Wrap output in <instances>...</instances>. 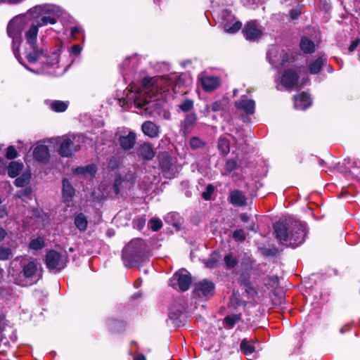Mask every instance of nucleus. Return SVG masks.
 Masks as SVG:
<instances>
[{
  "label": "nucleus",
  "mask_w": 360,
  "mask_h": 360,
  "mask_svg": "<svg viewBox=\"0 0 360 360\" xmlns=\"http://www.w3.org/2000/svg\"><path fill=\"white\" fill-rule=\"evenodd\" d=\"M326 63V58L324 56L319 57L315 60L309 64V71L311 74H318L322 69V67Z\"/></svg>",
  "instance_id": "obj_25"
},
{
  "label": "nucleus",
  "mask_w": 360,
  "mask_h": 360,
  "mask_svg": "<svg viewBox=\"0 0 360 360\" xmlns=\"http://www.w3.org/2000/svg\"><path fill=\"white\" fill-rule=\"evenodd\" d=\"M213 191L214 187L212 185H208L206 188V191L202 193V198L206 200H210Z\"/></svg>",
  "instance_id": "obj_49"
},
{
  "label": "nucleus",
  "mask_w": 360,
  "mask_h": 360,
  "mask_svg": "<svg viewBox=\"0 0 360 360\" xmlns=\"http://www.w3.org/2000/svg\"><path fill=\"white\" fill-rule=\"evenodd\" d=\"M134 360H146V357L143 355L139 354L137 356H136L134 359Z\"/></svg>",
  "instance_id": "obj_62"
},
{
  "label": "nucleus",
  "mask_w": 360,
  "mask_h": 360,
  "mask_svg": "<svg viewBox=\"0 0 360 360\" xmlns=\"http://www.w3.org/2000/svg\"><path fill=\"white\" fill-rule=\"evenodd\" d=\"M18 156V152L15 150V147L13 146H10L6 149V157L8 160L15 159Z\"/></svg>",
  "instance_id": "obj_45"
},
{
  "label": "nucleus",
  "mask_w": 360,
  "mask_h": 360,
  "mask_svg": "<svg viewBox=\"0 0 360 360\" xmlns=\"http://www.w3.org/2000/svg\"><path fill=\"white\" fill-rule=\"evenodd\" d=\"M352 168L360 169V160H353L351 165Z\"/></svg>",
  "instance_id": "obj_57"
},
{
  "label": "nucleus",
  "mask_w": 360,
  "mask_h": 360,
  "mask_svg": "<svg viewBox=\"0 0 360 360\" xmlns=\"http://www.w3.org/2000/svg\"><path fill=\"white\" fill-rule=\"evenodd\" d=\"M221 258L220 254L218 252H213L210 258L205 261V264L207 268L212 269L215 267Z\"/></svg>",
  "instance_id": "obj_32"
},
{
  "label": "nucleus",
  "mask_w": 360,
  "mask_h": 360,
  "mask_svg": "<svg viewBox=\"0 0 360 360\" xmlns=\"http://www.w3.org/2000/svg\"><path fill=\"white\" fill-rule=\"evenodd\" d=\"M300 12L297 10H290V15L292 19H296L300 15Z\"/></svg>",
  "instance_id": "obj_56"
},
{
  "label": "nucleus",
  "mask_w": 360,
  "mask_h": 360,
  "mask_svg": "<svg viewBox=\"0 0 360 360\" xmlns=\"http://www.w3.org/2000/svg\"><path fill=\"white\" fill-rule=\"evenodd\" d=\"M22 272L24 276L30 279L32 283H35L39 279L37 264L34 261H31L25 265Z\"/></svg>",
  "instance_id": "obj_15"
},
{
  "label": "nucleus",
  "mask_w": 360,
  "mask_h": 360,
  "mask_svg": "<svg viewBox=\"0 0 360 360\" xmlns=\"http://www.w3.org/2000/svg\"><path fill=\"white\" fill-rule=\"evenodd\" d=\"M193 107V101L191 99H186L184 102H182L179 105V108L183 111V112H188L191 110Z\"/></svg>",
  "instance_id": "obj_43"
},
{
  "label": "nucleus",
  "mask_w": 360,
  "mask_h": 360,
  "mask_svg": "<svg viewBox=\"0 0 360 360\" xmlns=\"http://www.w3.org/2000/svg\"><path fill=\"white\" fill-rule=\"evenodd\" d=\"M136 139V136L135 133L130 131L127 135L121 136L119 138V143L122 149L129 150L134 147Z\"/></svg>",
  "instance_id": "obj_20"
},
{
  "label": "nucleus",
  "mask_w": 360,
  "mask_h": 360,
  "mask_svg": "<svg viewBox=\"0 0 360 360\" xmlns=\"http://www.w3.org/2000/svg\"><path fill=\"white\" fill-rule=\"evenodd\" d=\"M245 233L243 229H237L233 233V238L236 241H243L245 239Z\"/></svg>",
  "instance_id": "obj_44"
},
{
  "label": "nucleus",
  "mask_w": 360,
  "mask_h": 360,
  "mask_svg": "<svg viewBox=\"0 0 360 360\" xmlns=\"http://www.w3.org/2000/svg\"><path fill=\"white\" fill-rule=\"evenodd\" d=\"M75 194V189L68 179L63 181V198L65 202L71 201Z\"/></svg>",
  "instance_id": "obj_26"
},
{
  "label": "nucleus",
  "mask_w": 360,
  "mask_h": 360,
  "mask_svg": "<svg viewBox=\"0 0 360 360\" xmlns=\"http://www.w3.org/2000/svg\"><path fill=\"white\" fill-rule=\"evenodd\" d=\"M82 32V29L80 27L75 26L71 29V35L73 37H76L77 34Z\"/></svg>",
  "instance_id": "obj_53"
},
{
  "label": "nucleus",
  "mask_w": 360,
  "mask_h": 360,
  "mask_svg": "<svg viewBox=\"0 0 360 360\" xmlns=\"http://www.w3.org/2000/svg\"><path fill=\"white\" fill-rule=\"evenodd\" d=\"M359 42L360 41L359 39H356L355 41H354L349 46V51H353L356 49V48L357 47V46L359 44Z\"/></svg>",
  "instance_id": "obj_55"
},
{
  "label": "nucleus",
  "mask_w": 360,
  "mask_h": 360,
  "mask_svg": "<svg viewBox=\"0 0 360 360\" xmlns=\"http://www.w3.org/2000/svg\"><path fill=\"white\" fill-rule=\"evenodd\" d=\"M236 107L244 111L246 114L252 115L255 112V103L252 99H240L236 102Z\"/></svg>",
  "instance_id": "obj_22"
},
{
  "label": "nucleus",
  "mask_w": 360,
  "mask_h": 360,
  "mask_svg": "<svg viewBox=\"0 0 360 360\" xmlns=\"http://www.w3.org/2000/svg\"><path fill=\"white\" fill-rule=\"evenodd\" d=\"M215 285L209 280L204 279L195 283L193 290V296L201 301H206L214 294Z\"/></svg>",
  "instance_id": "obj_7"
},
{
  "label": "nucleus",
  "mask_w": 360,
  "mask_h": 360,
  "mask_svg": "<svg viewBox=\"0 0 360 360\" xmlns=\"http://www.w3.org/2000/svg\"><path fill=\"white\" fill-rule=\"evenodd\" d=\"M220 16L221 25L225 32L233 34L241 28L242 23L236 20L235 16L230 11L227 9L221 11Z\"/></svg>",
  "instance_id": "obj_8"
},
{
  "label": "nucleus",
  "mask_w": 360,
  "mask_h": 360,
  "mask_svg": "<svg viewBox=\"0 0 360 360\" xmlns=\"http://www.w3.org/2000/svg\"><path fill=\"white\" fill-rule=\"evenodd\" d=\"M143 133L150 137H157L160 133L159 127L153 122L146 121L141 126Z\"/></svg>",
  "instance_id": "obj_21"
},
{
  "label": "nucleus",
  "mask_w": 360,
  "mask_h": 360,
  "mask_svg": "<svg viewBox=\"0 0 360 360\" xmlns=\"http://www.w3.org/2000/svg\"><path fill=\"white\" fill-rule=\"evenodd\" d=\"M58 139L60 140L58 153L62 157L69 158L80 149L84 137L81 134H72L59 137Z\"/></svg>",
  "instance_id": "obj_5"
},
{
  "label": "nucleus",
  "mask_w": 360,
  "mask_h": 360,
  "mask_svg": "<svg viewBox=\"0 0 360 360\" xmlns=\"http://www.w3.org/2000/svg\"><path fill=\"white\" fill-rule=\"evenodd\" d=\"M276 238L281 243L297 247L303 243L306 237V224L291 219H281L274 226Z\"/></svg>",
  "instance_id": "obj_3"
},
{
  "label": "nucleus",
  "mask_w": 360,
  "mask_h": 360,
  "mask_svg": "<svg viewBox=\"0 0 360 360\" xmlns=\"http://www.w3.org/2000/svg\"><path fill=\"white\" fill-rule=\"evenodd\" d=\"M160 167L166 177L171 178L173 174V163L172 158L167 154H162L160 156Z\"/></svg>",
  "instance_id": "obj_14"
},
{
  "label": "nucleus",
  "mask_w": 360,
  "mask_h": 360,
  "mask_svg": "<svg viewBox=\"0 0 360 360\" xmlns=\"http://www.w3.org/2000/svg\"><path fill=\"white\" fill-rule=\"evenodd\" d=\"M6 210L4 207H0V218H3L6 216Z\"/></svg>",
  "instance_id": "obj_60"
},
{
  "label": "nucleus",
  "mask_w": 360,
  "mask_h": 360,
  "mask_svg": "<svg viewBox=\"0 0 360 360\" xmlns=\"http://www.w3.org/2000/svg\"><path fill=\"white\" fill-rule=\"evenodd\" d=\"M344 332H345V328H342L340 329V333H344Z\"/></svg>",
  "instance_id": "obj_64"
},
{
  "label": "nucleus",
  "mask_w": 360,
  "mask_h": 360,
  "mask_svg": "<svg viewBox=\"0 0 360 360\" xmlns=\"http://www.w3.org/2000/svg\"><path fill=\"white\" fill-rule=\"evenodd\" d=\"M51 109L58 112H64L68 108V103L61 101H54L51 104Z\"/></svg>",
  "instance_id": "obj_38"
},
{
  "label": "nucleus",
  "mask_w": 360,
  "mask_h": 360,
  "mask_svg": "<svg viewBox=\"0 0 360 360\" xmlns=\"http://www.w3.org/2000/svg\"><path fill=\"white\" fill-rule=\"evenodd\" d=\"M228 199L229 202L235 206L244 207L248 204V199L245 193L239 190L231 191L229 193Z\"/></svg>",
  "instance_id": "obj_13"
},
{
  "label": "nucleus",
  "mask_w": 360,
  "mask_h": 360,
  "mask_svg": "<svg viewBox=\"0 0 360 360\" xmlns=\"http://www.w3.org/2000/svg\"><path fill=\"white\" fill-rule=\"evenodd\" d=\"M76 172L78 174H89L91 176H93L96 172V166L94 165H90L84 167H78L76 169Z\"/></svg>",
  "instance_id": "obj_39"
},
{
  "label": "nucleus",
  "mask_w": 360,
  "mask_h": 360,
  "mask_svg": "<svg viewBox=\"0 0 360 360\" xmlns=\"http://www.w3.org/2000/svg\"><path fill=\"white\" fill-rule=\"evenodd\" d=\"M181 80L176 74L158 77H146L141 87L131 86V91L127 95L129 101H133L138 108H142L150 102V99L167 98V94L172 96L180 91Z\"/></svg>",
  "instance_id": "obj_2"
},
{
  "label": "nucleus",
  "mask_w": 360,
  "mask_h": 360,
  "mask_svg": "<svg viewBox=\"0 0 360 360\" xmlns=\"http://www.w3.org/2000/svg\"><path fill=\"white\" fill-rule=\"evenodd\" d=\"M45 262L49 270L60 271L66 266L68 257L66 253L61 254L52 250L46 253Z\"/></svg>",
  "instance_id": "obj_6"
},
{
  "label": "nucleus",
  "mask_w": 360,
  "mask_h": 360,
  "mask_svg": "<svg viewBox=\"0 0 360 360\" xmlns=\"http://www.w3.org/2000/svg\"><path fill=\"white\" fill-rule=\"evenodd\" d=\"M146 258V245L144 240L140 238L131 240L122 250V259L128 268L138 265Z\"/></svg>",
  "instance_id": "obj_4"
},
{
  "label": "nucleus",
  "mask_w": 360,
  "mask_h": 360,
  "mask_svg": "<svg viewBox=\"0 0 360 360\" xmlns=\"http://www.w3.org/2000/svg\"><path fill=\"white\" fill-rule=\"evenodd\" d=\"M224 108L221 101H215L206 105L207 111L217 112L222 110Z\"/></svg>",
  "instance_id": "obj_42"
},
{
  "label": "nucleus",
  "mask_w": 360,
  "mask_h": 360,
  "mask_svg": "<svg viewBox=\"0 0 360 360\" xmlns=\"http://www.w3.org/2000/svg\"><path fill=\"white\" fill-rule=\"evenodd\" d=\"M75 224L79 231H85L88 224L85 215L82 213L76 215L75 217Z\"/></svg>",
  "instance_id": "obj_28"
},
{
  "label": "nucleus",
  "mask_w": 360,
  "mask_h": 360,
  "mask_svg": "<svg viewBox=\"0 0 360 360\" xmlns=\"http://www.w3.org/2000/svg\"><path fill=\"white\" fill-rule=\"evenodd\" d=\"M218 149L223 155H226L230 151L229 141L224 137H220L218 141Z\"/></svg>",
  "instance_id": "obj_37"
},
{
  "label": "nucleus",
  "mask_w": 360,
  "mask_h": 360,
  "mask_svg": "<svg viewBox=\"0 0 360 360\" xmlns=\"http://www.w3.org/2000/svg\"><path fill=\"white\" fill-rule=\"evenodd\" d=\"M6 231L3 228L0 227V241L4 240V238L6 237Z\"/></svg>",
  "instance_id": "obj_59"
},
{
  "label": "nucleus",
  "mask_w": 360,
  "mask_h": 360,
  "mask_svg": "<svg viewBox=\"0 0 360 360\" xmlns=\"http://www.w3.org/2000/svg\"><path fill=\"white\" fill-rule=\"evenodd\" d=\"M236 168V162L233 160H229L226 163V171L231 172Z\"/></svg>",
  "instance_id": "obj_50"
},
{
  "label": "nucleus",
  "mask_w": 360,
  "mask_h": 360,
  "mask_svg": "<svg viewBox=\"0 0 360 360\" xmlns=\"http://www.w3.org/2000/svg\"><path fill=\"white\" fill-rule=\"evenodd\" d=\"M122 181L120 179H117L113 185V191L115 195H117L120 193V185L121 184Z\"/></svg>",
  "instance_id": "obj_52"
},
{
  "label": "nucleus",
  "mask_w": 360,
  "mask_h": 360,
  "mask_svg": "<svg viewBox=\"0 0 360 360\" xmlns=\"http://www.w3.org/2000/svg\"><path fill=\"white\" fill-rule=\"evenodd\" d=\"M240 219H241L242 221L246 222L249 220V216L247 214L242 213L240 215Z\"/></svg>",
  "instance_id": "obj_58"
},
{
  "label": "nucleus",
  "mask_w": 360,
  "mask_h": 360,
  "mask_svg": "<svg viewBox=\"0 0 360 360\" xmlns=\"http://www.w3.org/2000/svg\"><path fill=\"white\" fill-rule=\"evenodd\" d=\"M240 347L243 353L248 357L252 356L255 351V347L250 344L247 339L241 341Z\"/></svg>",
  "instance_id": "obj_30"
},
{
  "label": "nucleus",
  "mask_w": 360,
  "mask_h": 360,
  "mask_svg": "<svg viewBox=\"0 0 360 360\" xmlns=\"http://www.w3.org/2000/svg\"><path fill=\"white\" fill-rule=\"evenodd\" d=\"M240 320V314H232L226 316L224 319V327L232 328L234 325Z\"/></svg>",
  "instance_id": "obj_34"
},
{
  "label": "nucleus",
  "mask_w": 360,
  "mask_h": 360,
  "mask_svg": "<svg viewBox=\"0 0 360 360\" xmlns=\"http://www.w3.org/2000/svg\"><path fill=\"white\" fill-rule=\"evenodd\" d=\"M139 65V59L136 55H133L124 58L120 66V71L125 80L127 79V77L129 76L130 73L136 70Z\"/></svg>",
  "instance_id": "obj_12"
},
{
  "label": "nucleus",
  "mask_w": 360,
  "mask_h": 360,
  "mask_svg": "<svg viewBox=\"0 0 360 360\" xmlns=\"http://www.w3.org/2000/svg\"><path fill=\"white\" fill-rule=\"evenodd\" d=\"M297 79L298 75L295 71L287 70L282 75L281 83L285 89H292L297 84Z\"/></svg>",
  "instance_id": "obj_16"
},
{
  "label": "nucleus",
  "mask_w": 360,
  "mask_h": 360,
  "mask_svg": "<svg viewBox=\"0 0 360 360\" xmlns=\"http://www.w3.org/2000/svg\"><path fill=\"white\" fill-rule=\"evenodd\" d=\"M34 158L40 162H45L49 158V149L45 145L37 146L33 151Z\"/></svg>",
  "instance_id": "obj_23"
},
{
  "label": "nucleus",
  "mask_w": 360,
  "mask_h": 360,
  "mask_svg": "<svg viewBox=\"0 0 360 360\" xmlns=\"http://www.w3.org/2000/svg\"><path fill=\"white\" fill-rule=\"evenodd\" d=\"M245 292L249 297H252L257 294V291L254 287H252L250 283L245 282L243 283Z\"/></svg>",
  "instance_id": "obj_47"
},
{
  "label": "nucleus",
  "mask_w": 360,
  "mask_h": 360,
  "mask_svg": "<svg viewBox=\"0 0 360 360\" xmlns=\"http://www.w3.org/2000/svg\"><path fill=\"white\" fill-rule=\"evenodd\" d=\"M300 47L304 53H311L314 51L315 45L314 41L307 37H302L300 41Z\"/></svg>",
  "instance_id": "obj_31"
},
{
  "label": "nucleus",
  "mask_w": 360,
  "mask_h": 360,
  "mask_svg": "<svg viewBox=\"0 0 360 360\" xmlns=\"http://www.w3.org/2000/svg\"><path fill=\"white\" fill-rule=\"evenodd\" d=\"M32 195V189L30 188H25L24 190L18 193L19 197H30Z\"/></svg>",
  "instance_id": "obj_51"
},
{
  "label": "nucleus",
  "mask_w": 360,
  "mask_h": 360,
  "mask_svg": "<svg viewBox=\"0 0 360 360\" xmlns=\"http://www.w3.org/2000/svg\"><path fill=\"white\" fill-rule=\"evenodd\" d=\"M137 155L143 160H150L154 158L155 152L150 143H143L139 146Z\"/></svg>",
  "instance_id": "obj_17"
},
{
  "label": "nucleus",
  "mask_w": 360,
  "mask_h": 360,
  "mask_svg": "<svg viewBox=\"0 0 360 360\" xmlns=\"http://www.w3.org/2000/svg\"><path fill=\"white\" fill-rule=\"evenodd\" d=\"M224 261L226 268L228 269H232L235 267L238 264V258L236 255H234L233 252H229V254L225 255Z\"/></svg>",
  "instance_id": "obj_36"
},
{
  "label": "nucleus",
  "mask_w": 360,
  "mask_h": 360,
  "mask_svg": "<svg viewBox=\"0 0 360 360\" xmlns=\"http://www.w3.org/2000/svg\"><path fill=\"white\" fill-rule=\"evenodd\" d=\"M24 165L22 162L12 161L7 167L8 174L10 177L14 178L20 174L22 171Z\"/></svg>",
  "instance_id": "obj_27"
},
{
  "label": "nucleus",
  "mask_w": 360,
  "mask_h": 360,
  "mask_svg": "<svg viewBox=\"0 0 360 360\" xmlns=\"http://www.w3.org/2000/svg\"><path fill=\"white\" fill-rule=\"evenodd\" d=\"M145 224H146L145 217H137L133 221L134 227H135L139 230H141L143 228V226H145Z\"/></svg>",
  "instance_id": "obj_46"
},
{
  "label": "nucleus",
  "mask_w": 360,
  "mask_h": 360,
  "mask_svg": "<svg viewBox=\"0 0 360 360\" xmlns=\"http://www.w3.org/2000/svg\"><path fill=\"white\" fill-rule=\"evenodd\" d=\"M5 167L4 160L2 158H0V174L4 171Z\"/></svg>",
  "instance_id": "obj_61"
},
{
  "label": "nucleus",
  "mask_w": 360,
  "mask_h": 360,
  "mask_svg": "<svg viewBox=\"0 0 360 360\" xmlns=\"http://www.w3.org/2000/svg\"><path fill=\"white\" fill-rule=\"evenodd\" d=\"M58 13L55 5H37L9 22L7 34L13 40L14 54L29 71L56 75L51 70L58 68V55L54 52L47 56L37 45V35L40 27L56 23Z\"/></svg>",
  "instance_id": "obj_1"
},
{
  "label": "nucleus",
  "mask_w": 360,
  "mask_h": 360,
  "mask_svg": "<svg viewBox=\"0 0 360 360\" xmlns=\"http://www.w3.org/2000/svg\"><path fill=\"white\" fill-rule=\"evenodd\" d=\"M191 283V278L188 271L182 270L175 273L170 279V285L175 289L186 291Z\"/></svg>",
  "instance_id": "obj_10"
},
{
  "label": "nucleus",
  "mask_w": 360,
  "mask_h": 360,
  "mask_svg": "<svg viewBox=\"0 0 360 360\" xmlns=\"http://www.w3.org/2000/svg\"><path fill=\"white\" fill-rule=\"evenodd\" d=\"M30 178V172H24L15 180L14 184L17 187H24L29 184Z\"/></svg>",
  "instance_id": "obj_33"
},
{
  "label": "nucleus",
  "mask_w": 360,
  "mask_h": 360,
  "mask_svg": "<svg viewBox=\"0 0 360 360\" xmlns=\"http://www.w3.org/2000/svg\"><path fill=\"white\" fill-rule=\"evenodd\" d=\"M197 121V115L195 113L188 114L181 123V129L184 134L189 133L195 126Z\"/></svg>",
  "instance_id": "obj_24"
},
{
  "label": "nucleus",
  "mask_w": 360,
  "mask_h": 360,
  "mask_svg": "<svg viewBox=\"0 0 360 360\" xmlns=\"http://www.w3.org/2000/svg\"><path fill=\"white\" fill-rule=\"evenodd\" d=\"M183 309V307H179L176 309H175L174 307L169 308V319L172 321L173 323L177 324L179 323V320L182 314Z\"/></svg>",
  "instance_id": "obj_29"
},
{
  "label": "nucleus",
  "mask_w": 360,
  "mask_h": 360,
  "mask_svg": "<svg viewBox=\"0 0 360 360\" xmlns=\"http://www.w3.org/2000/svg\"><path fill=\"white\" fill-rule=\"evenodd\" d=\"M311 104V100L309 95L301 93L295 97L294 106L297 110H304Z\"/></svg>",
  "instance_id": "obj_18"
},
{
  "label": "nucleus",
  "mask_w": 360,
  "mask_h": 360,
  "mask_svg": "<svg viewBox=\"0 0 360 360\" xmlns=\"http://www.w3.org/2000/svg\"><path fill=\"white\" fill-rule=\"evenodd\" d=\"M141 280L139 278L134 282V285L136 288H139L141 285Z\"/></svg>",
  "instance_id": "obj_63"
},
{
  "label": "nucleus",
  "mask_w": 360,
  "mask_h": 360,
  "mask_svg": "<svg viewBox=\"0 0 360 360\" xmlns=\"http://www.w3.org/2000/svg\"><path fill=\"white\" fill-rule=\"evenodd\" d=\"M203 145L204 143L198 137H193L190 140V146L193 149L199 148Z\"/></svg>",
  "instance_id": "obj_48"
},
{
  "label": "nucleus",
  "mask_w": 360,
  "mask_h": 360,
  "mask_svg": "<svg viewBox=\"0 0 360 360\" xmlns=\"http://www.w3.org/2000/svg\"><path fill=\"white\" fill-rule=\"evenodd\" d=\"M201 83L205 91H211L219 86L220 80L217 77L205 76L201 78Z\"/></svg>",
  "instance_id": "obj_19"
},
{
  "label": "nucleus",
  "mask_w": 360,
  "mask_h": 360,
  "mask_svg": "<svg viewBox=\"0 0 360 360\" xmlns=\"http://www.w3.org/2000/svg\"><path fill=\"white\" fill-rule=\"evenodd\" d=\"M267 58L274 67L279 68L288 61L289 57L284 50L273 45L269 49Z\"/></svg>",
  "instance_id": "obj_9"
},
{
  "label": "nucleus",
  "mask_w": 360,
  "mask_h": 360,
  "mask_svg": "<svg viewBox=\"0 0 360 360\" xmlns=\"http://www.w3.org/2000/svg\"><path fill=\"white\" fill-rule=\"evenodd\" d=\"M13 255L12 250L10 248L0 247V260H7Z\"/></svg>",
  "instance_id": "obj_41"
},
{
  "label": "nucleus",
  "mask_w": 360,
  "mask_h": 360,
  "mask_svg": "<svg viewBox=\"0 0 360 360\" xmlns=\"http://www.w3.org/2000/svg\"><path fill=\"white\" fill-rule=\"evenodd\" d=\"M81 51L82 47L79 44H75L72 47V52L75 55L79 54Z\"/></svg>",
  "instance_id": "obj_54"
},
{
  "label": "nucleus",
  "mask_w": 360,
  "mask_h": 360,
  "mask_svg": "<svg viewBox=\"0 0 360 360\" xmlns=\"http://www.w3.org/2000/svg\"><path fill=\"white\" fill-rule=\"evenodd\" d=\"M29 248L34 250H41L45 246V240L43 237H38L31 240L29 243Z\"/></svg>",
  "instance_id": "obj_35"
},
{
  "label": "nucleus",
  "mask_w": 360,
  "mask_h": 360,
  "mask_svg": "<svg viewBox=\"0 0 360 360\" xmlns=\"http://www.w3.org/2000/svg\"><path fill=\"white\" fill-rule=\"evenodd\" d=\"M243 32L247 40L255 41L262 37L263 31L257 20H250L245 25Z\"/></svg>",
  "instance_id": "obj_11"
},
{
  "label": "nucleus",
  "mask_w": 360,
  "mask_h": 360,
  "mask_svg": "<svg viewBox=\"0 0 360 360\" xmlns=\"http://www.w3.org/2000/svg\"><path fill=\"white\" fill-rule=\"evenodd\" d=\"M148 226L153 231H158L162 228V222L160 219L153 217L148 221Z\"/></svg>",
  "instance_id": "obj_40"
}]
</instances>
